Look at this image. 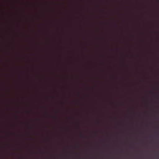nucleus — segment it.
Wrapping results in <instances>:
<instances>
[{"label": "nucleus", "instance_id": "obj_1", "mask_svg": "<svg viewBox=\"0 0 159 159\" xmlns=\"http://www.w3.org/2000/svg\"><path fill=\"white\" fill-rule=\"evenodd\" d=\"M81 136H82V137L83 136L82 134H81Z\"/></svg>", "mask_w": 159, "mask_h": 159}]
</instances>
